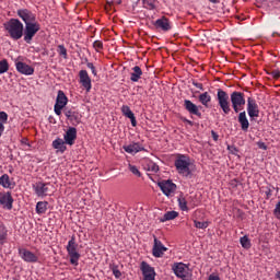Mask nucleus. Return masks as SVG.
Listing matches in <instances>:
<instances>
[{
  "instance_id": "obj_1",
  "label": "nucleus",
  "mask_w": 280,
  "mask_h": 280,
  "mask_svg": "<svg viewBox=\"0 0 280 280\" xmlns=\"http://www.w3.org/2000/svg\"><path fill=\"white\" fill-rule=\"evenodd\" d=\"M18 16L24 23V43L32 44L34 36L40 32V23L36 21V14L28 9H19L16 11Z\"/></svg>"
},
{
  "instance_id": "obj_2",
  "label": "nucleus",
  "mask_w": 280,
  "mask_h": 280,
  "mask_svg": "<svg viewBox=\"0 0 280 280\" xmlns=\"http://www.w3.org/2000/svg\"><path fill=\"white\" fill-rule=\"evenodd\" d=\"M174 166L177 174L184 178H189L194 174V163H191V158L186 154H177L175 156Z\"/></svg>"
},
{
  "instance_id": "obj_3",
  "label": "nucleus",
  "mask_w": 280,
  "mask_h": 280,
  "mask_svg": "<svg viewBox=\"0 0 280 280\" xmlns=\"http://www.w3.org/2000/svg\"><path fill=\"white\" fill-rule=\"evenodd\" d=\"M3 27L12 40H21L25 36V26L19 19H10Z\"/></svg>"
},
{
  "instance_id": "obj_4",
  "label": "nucleus",
  "mask_w": 280,
  "mask_h": 280,
  "mask_svg": "<svg viewBox=\"0 0 280 280\" xmlns=\"http://www.w3.org/2000/svg\"><path fill=\"white\" fill-rule=\"evenodd\" d=\"M172 270L177 279L191 280L192 273L191 269H189V265H186L185 262H174L172 265Z\"/></svg>"
},
{
  "instance_id": "obj_5",
  "label": "nucleus",
  "mask_w": 280,
  "mask_h": 280,
  "mask_svg": "<svg viewBox=\"0 0 280 280\" xmlns=\"http://www.w3.org/2000/svg\"><path fill=\"white\" fill-rule=\"evenodd\" d=\"M67 253L70 257V264L72 266H78L80 261V253H78V243L75 242L74 236H71V240L68 242Z\"/></svg>"
},
{
  "instance_id": "obj_6",
  "label": "nucleus",
  "mask_w": 280,
  "mask_h": 280,
  "mask_svg": "<svg viewBox=\"0 0 280 280\" xmlns=\"http://www.w3.org/2000/svg\"><path fill=\"white\" fill-rule=\"evenodd\" d=\"M217 100L221 110H223V115H230L231 102H229V94L224 90L219 89L217 92Z\"/></svg>"
},
{
  "instance_id": "obj_7",
  "label": "nucleus",
  "mask_w": 280,
  "mask_h": 280,
  "mask_svg": "<svg viewBox=\"0 0 280 280\" xmlns=\"http://www.w3.org/2000/svg\"><path fill=\"white\" fill-rule=\"evenodd\" d=\"M19 255L26 264H40V254L27 248H19Z\"/></svg>"
},
{
  "instance_id": "obj_8",
  "label": "nucleus",
  "mask_w": 280,
  "mask_h": 280,
  "mask_svg": "<svg viewBox=\"0 0 280 280\" xmlns=\"http://www.w3.org/2000/svg\"><path fill=\"white\" fill-rule=\"evenodd\" d=\"M230 100L234 113H240V110H242V106L246 105V98H244V93L242 92H233Z\"/></svg>"
},
{
  "instance_id": "obj_9",
  "label": "nucleus",
  "mask_w": 280,
  "mask_h": 280,
  "mask_svg": "<svg viewBox=\"0 0 280 280\" xmlns=\"http://www.w3.org/2000/svg\"><path fill=\"white\" fill-rule=\"evenodd\" d=\"M68 103L69 98L62 90H59L54 106L55 115H58V117H60V115H62V108H65V106H67Z\"/></svg>"
},
{
  "instance_id": "obj_10",
  "label": "nucleus",
  "mask_w": 280,
  "mask_h": 280,
  "mask_svg": "<svg viewBox=\"0 0 280 280\" xmlns=\"http://www.w3.org/2000/svg\"><path fill=\"white\" fill-rule=\"evenodd\" d=\"M50 183L36 182L35 184H33V191H35L38 198H45L50 195Z\"/></svg>"
},
{
  "instance_id": "obj_11",
  "label": "nucleus",
  "mask_w": 280,
  "mask_h": 280,
  "mask_svg": "<svg viewBox=\"0 0 280 280\" xmlns=\"http://www.w3.org/2000/svg\"><path fill=\"white\" fill-rule=\"evenodd\" d=\"M140 270L143 280H156V271L154 270V267L150 266L147 261L140 264Z\"/></svg>"
},
{
  "instance_id": "obj_12",
  "label": "nucleus",
  "mask_w": 280,
  "mask_h": 280,
  "mask_svg": "<svg viewBox=\"0 0 280 280\" xmlns=\"http://www.w3.org/2000/svg\"><path fill=\"white\" fill-rule=\"evenodd\" d=\"M79 83L86 91V93H91V90L93 89V83L86 70L79 71Z\"/></svg>"
},
{
  "instance_id": "obj_13",
  "label": "nucleus",
  "mask_w": 280,
  "mask_h": 280,
  "mask_svg": "<svg viewBox=\"0 0 280 280\" xmlns=\"http://www.w3.org/2000/svg\"><path fill=\"white\" fill-rule=\"evenodd\" d=\"M247 114L250 121L259 117V105L257 104V101H255V98L253 97L247 98Z\"/></svg>"
},
{
  "instance_id": "obj_14",
  "label": "nucleus",
  "mask_w": 280,
  "mask_h": 280,
  "mask_svg": "<svg viewBox=\"0 0 280 280\" xmlns=\"http://www.w3.org/2000/svg\"><path fill=\"white\" fill-rule=\"evenodd\" d=\"M13 205L14 198L12 197V192H0V206L2 207V209H7V211H12Z\"/></svg>"
},
{
  "instance_id": "obj_15",
  "label": "nucleus",
  "mask_w": 280,
  "mask_h": 280,
  "mask_svg": "<svg viewBox=\"0 0 280 280\" xmlns=\"http://www.w3.org/2000/svg\"><path fill=\"white\" fill-rule=\"evenodd\" d=\"M184 108L189 113V115H195L199 119H202V113L200 112L201 106L196 105L194 102L189 100L184 101Z\"/></svg>"
},
{
  "instance_id": "obj_16",
  "label": "nucleus",
  "mask_w": 280,
  "mask_h": 280,
  "mask_svg": "<svg viewBox=\"0 0 280 280\" xmlns=\"http://www.w3.org/2000/svg\"><path fill=\"white\" fill-rule=\"evenodd\" d=\"M158 185L162 194H164V196H167V198H170V196H172V194L176 191V184H174L172 180H162Z\"/></svg>"
},
{
  "instance_id": "obj_17",
  "label": "nucleus",
  "mask_w": 280,
  "mask_h": 280,
  "mask_svg": "<svg viewBox=\"0 0 280 280\" xmlns=\"http://www.w3.org/2000/svg\"><path fill=\"white\" fill-rule=\"evenodd\" d=\"M75 139H78V129H75V127H69V129L63 135V141L66 145H74Z\"/></svg>"
},
{
  "instance_id": "obj_18",
  "label": "nucleus",
  "mask_w": 280,
  "mask_h": 280,
  "mask_svg": "<svg viewBox=\"0 0 280 280\" xmlns=\"http://www.w3.org/2000/svg\"><path fill=\"white\" fill-rule=\"evenodd\" d=\"M165 253H167V247H165V245H163V243L159 241V238L154 237V245L152 249L153 257H163Z\"/></svg>"
},
{
  "instance_id": "obj_19",
  "label": "nucleus",
  "mask_w": 280,
  "mask_h": 280,
  "mask_svg": "<svg viewBox=\"0 0 280 280\" xmlns=\"http://www.w3.org/2000/svg\"><path fill=\"white\" fill-rule=\"evenodd\" d=\"M155 30H162V32H170L172 30V24L170 23V19L166 16H162L161 19H158L153 23Z\"/></svg>"
},
{
  "instance_id": "obj_20",
  "label": "nucleus",
  "mask_w": 280,
  "mask_h": 280,
  "mask_svg": "<svg viewBox=\"0 0 280 280\" xmlns=\"http://www.w3.org/2000/svg\"><path fill=\"white\" fill-rule=\"evenodd\" d=\"M15 69L19 73H22V75H34V68L23 61H18Z\"/></svg>"
},
{
  "instance_id": "obj_21",
  "label": "nucleus",
  "mask_w": 280,
  "mask_h": 280,
  "mask_svg": "<svg viewBox=\"0 0 280 280\" xmlns=\"http://www.w3.org/2000/svg\"><path fill=\"white\" fill-rule=\"evenodd\" d=\"M122 150L127 152V154H137L138 152H145V148L141 145L139 142H132L128 145H124Z\"/></svg>"
},
{
  "instance_id": "obj_22",
  "label": "nucleus",
  "mask_w": 280,
  "mask_h": 280,
  "mask_svg": "<svg viewBox=\"0 0 280 280\" xmlns=\"http://www.w3.org/2000/svg\"><path fill=\"white\" fill-rule=\"evenodd\" d=\"M237 121L241 126V130H243V132H248V129L250 128V121H248L246 112H241L238 114Z\"/></svg>"
},
{
  "instance_id": "obj_23",
  "label": "nucleus",
  "mask_w": 280,
  "mask_h": 280,
  "mask_svg": "<svg viewBox=\"0 0 280 280\" xmlns=\"http://www.w3.org/2000/svg\"><path fill=\"white\" fill-rule=\"evenodd\" d=\"M0 185L4 189H14V187H16V183L10 179V175L8 174H3L2 176H0Z\"/></svg>"
},
{
  "instance_id": "obj_24",
  "label": "nucleus",
  "mask_w": 280,
  "mask_h": 280,
  "mask_svg": "<svg viewBox=\"0 0 280 280\" xmlns=\"http://www.w3.org/2000/svg\"><path fill=\"white\" fill-rule=\"evenodd\" d=\"M121 113L125 117H127L128 119H130L131 121V126L133 128H136L137 126V118L135 117V113H132V109H130V107L128 105H124L121 107Z\"/></svg>"
},
{
  "instance_id": "obj_25",
  "label": "nucleus",
  "mask_w": 280,
  "mask_h": 280,
  "mask_svg": "<svg viewBox=\"0 0 280 280\" xmlns=\"http://www.w3.org/2000/svg\"><path fill=\"white\" fill-rule=\"evenodd\" d=\"M52 148H54V150H57L61 154H65V152H67V142H65V140H62V138H56L52 141Z\"/></svg>"
},
{
  "instance_id": "obj_26",
  "label": "nucleus",
  "mask_w": 280,
  "mask_h": 280,
  "mask_svg": "<svg viewBox=\"0 0 280 280\" xmlns=\"http://www.w3.org/2000/svg\"><path fill=\"white\" fill-rule=\"evenodd\" d=\"M198 101L205 108H209V105L211 104V94H209V92H203L198 96Z\"/></svg>"
},
{
  "instance_id": "obj_27",
  "label": "nucleus",
  "mask_w": 280,
  "mask_h": 280,
  "mask_svg": "<svg viewBox=\"0 0 280 280\" xmlns=\"http://www.w3.org/2000/svg\"><path fill=\"white\" fill-rule=\"evenodd\" d=\"M143 75V70H141V67L135 66L132 68V72L130 73V80L131 82H139V79Z\"/></svg>"
},
{
  "instance_id": "obj_28",
  "label": "nucleus",
  "mask_w": 280,
  "mask_h": 280,
  "mask_svg": "<svg viewBox=\"0 0 280 280\" xmlns=\"http://www.w3.org/2000/svg\"><path fill=\"white\" fill-rule=\"evenodd\" d=\"M65 115L69 121H72V124H80V116L78 115V112L65 109Z\"/></svg>"
},
{
  "instance_id": "obj_29",
  "label": "nucleus",
  "mask_w": 280,
  "mask_h": 280,
  "mask_svg": "<svg viewBox=\"0 0 280 280\" xmlns=\"http://www.w3.org/2000/svg\"><path fill=\"white\" fill-rule=\"evenodd\" d=\"M178 215V212L176 211H167L163 217H161L159 220L160 222H170V220H176V217Z\"/></svg>"
},
{
  "instance_id": "obj_30",
  "label": "nucleus",
  "mask_w": 280,
  "mask_h": 280,
  "mask_svg": "<svg viewBox=\"0 0 280 280\" xmlns=\"http://www.w3.org/2000/svg\"><path fill=\"white\" fill-rule=\"evenodd\" d=\"M48 205L49 202L47 201H38L36 205V213H38V215H43V213H47Z\"/></svg>"
},
{
  "instance_id": "obj_31",
  "label": "nucleus",
  "mask_w": 280,
  "mask_h": 280,
  "mask_svg": "<svg viewBox=\"0 0 280 280\" xmlns=\"http://www.w3.org/2000/svg\"><path fill=\"white\" fill-rule=\"evenodd\" d=\"M8 242V228L5 225L0 224V245L3 246Z\"/></svg>"
},
{
  "instance_id": "obj_32",
  "label": "nucleus",
  "mask_w": 280,
  "mask_h": 280,
  "mask_svg": "<svg viewBox=\"0 0 280 280\" xmlns=\"http://www.w3.org/2000/svg\"><path fill=\"white\" fill-rule=\"evenodd\" d=\"M177 201L178 207L182 211H189V207H187V199L185 198V196H183V194L179 195Z\"/></svg>"
},
{
  "instance_id": "obj_33",
  "label": "nucleus",
  "mask_w": 280,
  "mask_h": 280,
  "mask_svg": "<svg viewBox=\"0 0 280 280\" xmlns=\"http://www.w3.org/2000/svg\"><path fill=\"white\" fill-rule=\"evenodd\" d=\"M10 71V63H8V59L0 60V74L8 73Z\"/></svg>"
},
{
  "instance_id": "obj_34",
  "label": "nucleus",
  "mask_w": 280,
  "mask_h": 280,
  "mask_svg": "<svg viewBox=\"0 0 280 280\" xmlns=\"http://www.w3.org/2000/svg\"><path fill=\"white\" fill-rule=\"evenodd\" d=\"M57 52L59 54V56H62L65 60L69 58V55L67 54V48L65 47V45H59L57 47Z\"/></svg>"
},
{
  "instance_id": "obj_35",
  "label": "nucleus",
  "mask_w": 280,
  "mask_h": 280,
  "mask_svg": "<svg viewBox=\"0 0 280 280\" xmlns=\"http://www.w3.org/2000/svg\"><path fill=\"white\" fill-rule=\"evenodd\" d=\"M128 170H129V172H131V174H133V176H137L138 178H141V171H139V167H137L132 164H129Z\"/></svg>"
},
{
  "instance_id": "obj_36",
  "label": "nucleus",
  "mask_w": 280,
  "mask_h": 280,
  "mask_svg": "<svg viewBox=\"0 0 280 280\" xmlns=\"http://www.w3.org/2000/svg\"><path fill=\"white\" fill-rule=\"evenodd\" d=\"M142 3H144V5H147L148 10L156 9V0H142Z\"/></svg>"
},
{
  "instance_id": "obj_37",
  "label": "nucleus",
  "mask_w": 280,
  "mask_h": 280,
  "mask_svg": "<svg viewBox=\"0 0 280 280\" xmlns=\"http://www.w3.org/2000/svg\"><path fill=\"white\" fill-rule=\"evenodd\" d=\"M194 224H195L196 229L205 230V229H207L209 226V221L200 222L198 220H194Z\"/></svg>"
},
{
  "instance_id": "obj_38",
  "label": "nucleus",
  "mask_w": 280,
  "mask_h": 280,
  "mask_svg": "<svg viewBox=\"0 0 280 280\" xmlns=\"http://www.w3.org/2000/svg\"><path fill=\"white\" fill-rule=\"evenodd\" d=\"M241 242V246H243L244 248L248 249L250 248V238H248V236H243L240 238Z\"/></svg>"
},
{
  "instance_id": "obj_39",
  "label": "nucleus",
  "mask_w": 280,
  "mask_h": 280,
  "mask_svg": "<svg viewBox=\"0 0 280 280\" xmlns=\"http://www.w3.org/2000/svg\"><path fill=\"white\" fill-rule=\"evenodd\" d=\"M93 48L95 49V51H97V54H100V51L104 49V43L102 40H95L93 43Z\"/></svg>"
},
{
  "instance_id": "obj_40",
  "label": "nucleus",
  "mask_w": 280,
  "mask_h": 280,
  "mask_svg": "<svg viewBox=\"0 0 280 280\" xmlns=\"http://www.w3.org/2000/svg\"><path fill=\"white\" fill-rule=\"evenodd\" d=\"M113 275L115 277V279H120L121 278V271L119 270V268H117V266H114L112 268Z\"/></svg>"
},
{
  "instance_id": "obj_41",
  "label": "nucleus",
  "mask_w": 280,
  "mask_h": 280,
  "mask_svg": "<svg viewBox=\"0 0 280 280\" xmlns=\"http://www.w3.org/2000/svg\"><path fill=\"white\" fill-rule=\"evenodd\" d=\"M0 124H8V113L5 112H0Z\"/></svg>"
},
{
  "instance_id": "obj_42",
  "label": "nucleus",
  "mask_w": 280,
  "mask_h": 280,
  "mask_svg": "<svg viewBox=\"0 0 280 280\" xmlns=\"http://www.w3.org/2000/svg\"><path fill=\"white\" fill-rule=\"evenodd\" d=\"M86 67H88V69H91L92 75H94V77L97 75V69H95V66L93 65V62H88Z\"/></svg>"
},
{
  "instance_id": "obj_43",
  "label": "nucleus",
  "mask_w": 280,
  "mask_h": 280,
  "mask_svg": "<svg viewBox=\"0 0 280 280\" xmlns=\"http://www.w3.org/2000/svg\"><path fill=\"white\" fill-rule=\"evenodd\" d=\"M149 171L154 172V173L159 172V165H156V163H154V162H151L149 164Z\"/></svg>"
},
{
  "instance_id": "obj_44",
  "label": "nucleus",
  "mask_w": 280,
  "mask_h": 280,
  "mask_svg": "<svg viewBox=\"0 0 280 280\" xmlns=\"http://www.w3.org/2000/svg\"><path fill=\"white\" fill-rule=\"evenodd\" d=\"M273 213L278 220H280V201L276 205Z\"/></svg>"
},
{
  "instance_id": "obj_45",
  "label": "nucleus",
  "mask_w": 280,
  "mask_h": 280,
  "mask_svg": "<svg viewBox=\"0 0 280 280\" xmlns=\"http://www.w3.org/2000/svg\"><path fill=\"white\" fill-rule=\"evenodd\" d=\"M257 145L259 150H268V145H266V142H258Z\"/></svg>"
},
{
  "instance_id": "obj_46",
  "label": "nucleus",
  "mask_w": 280,
  "mask_h": 280,
  "mask_svg": "<svg viewBox=\"0 0 280 280\" xmlns=\"http://www.w3.org/2000/svg\"><path fill=\"white\" fill-rule=\"evenodd\" d=\"M271 75H272V78H275L276 80H279L280 71H279V70H273V71L271 72Z\"/></svg>"
},
{
  "instance_id": "obj_47",
  "label": "nucleus",
  "mask_w": 280,
  "mask_h": 280,
  "mask_svg": "<svg viewBox=\"0 0 280 280\" xmlns=\"http://www.w3.org/2000/svg\"><path fill=\"white\" fill-rule=\"evenodd\" d=\"M192 84L196 86V89H199L200 91H203V89H205L202 83H198V82L194 81Z\"/></svg>"
},
{
  "instance_id": "obj_48",
  "label": "nucleus",
  "mask_w": 280,
  "mask_h": 280,
  "mask_svg": "<svg viewBox=\"0 0 280 280\" xmlns=\"http://www.w3.org/2000/svg\"><path fill=\"white\" fill-rule=\"evenodd\" d=\"M230 185H231L232 187H237V186L240 185V180H237V179H232L231 183H230Z\"/></svg>"
},
{
  "instance_id": "obj_49",
  "label": "nucleus",
  "mask_w": 280,
  "mask_h": 280,
  "mask_svg": "<svg viewBox=\"0 0 280 280\" xmlns=\"http://www.w3.org/2000/svg\"><path fill=\"white\" fill-rule=\"evenodd\" d=\"M208 280H221V279H220V276L218 275H210Z\"/></svg>"
},
{
  "instance_id": "obj_50",
  "label": "nucleus",
  "mask_w": 280,
  "mask_h": 280,
  "mask_svg": "<svg viewBox=\"0 0 280 280\" xmlns=\"http://www.w3.org/2000/svg\"><path fill=\"white\" fill-rule=\"evenodd\" d=\"M182 121H184V124H188V126H194V121H191L187 118H182Z\"/></svg>"
},
{
  "instance_id": "obj_51",
  "label": "nucleus",
  "mask_w": 280,
  "mask_h": 280,
  "mask_svg": "<svg viewBox=\"0 0 280 280\" xmlns=\"http://www.w3.org/2000/svg\"><path fill=\"white\" fill-rule=\"evenodd\" d=\"M4 130H5V126H3V122H0V138L3 135Z\"/></svg>"
},
{
  "instance_id": "obj_52",
  "label": "nucleus",
  "mask_w": 280,
  "mask_h": 280,
  "mask_svg": "<svg viewBox=\"0 0 280 280\" xmlns=\"http://www.w3.org/2000/svg\"><path fill=\"white\" fill-rule=\"evenodd\" d=\"M266 196L267 198H270V196H272V189L268 188V190H266Z\"/></svg>"
},
{
  "instance_id": "obj_53",
  "label": "nucleus",
  "mask_w": 280,
  "mask_h": 280,
  "mask_svg": "<svg viewBox=\"0 0 280 280\" xmlns=\"http://www.w3.org/2000/svg\"><path fill=\"white\" fill-rule=\"evenodd\" d=\"M210 3H218V0H209Z\"/></svg>"
},
{
  "instance_id": "obj_54",
  "label": "nucleus",
  "mask_w": 280,
  "mask_h": 280,
  "mask_svg": "<svg viewBox=\"0 0 280 280\" xmlns=\"http://www.w3.org/2000/svg\"><path fill=\"white\" fill-rule=\"evenodd\" d=\"M277 279L280 280V271L277 272Z\"/></svg>"
},
{
  "instance_id": "obj_55",
  "label": "nucleus",
  "mask_w": 280,
  "mask_h": 280,
  "mask_svg": "<svg viewBox=\"0 0 280 280\" xmlns=\"http://www.w3.org/2000/svg\"><path fill=\"white\" fill-rule=\"evenodd\" d=\"M50 119V124H51V120L54 119L52 117L49 118Z\"/></svg>"
},
{
  "instance_id": "obj_56",
  "label": "nucleus",
  "mask_w": 280,
  "mask_h": 280,
  "mask_svg": "<svg viewBox=\"0 0 280 280\" xmlns=\"http://www.w3.org/2000/svg\"><path fill=\"white\" fill-rule=\"evenodd\" d=\"M214 139H218V137L214 136Z\"/></svg>"
}]
</instances>
